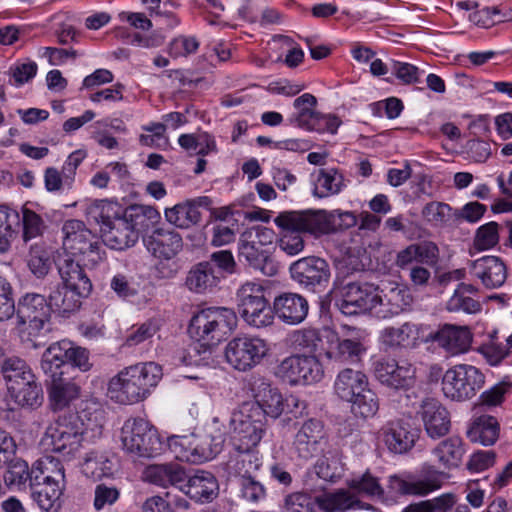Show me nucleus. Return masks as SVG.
I'll return each mask as SVG.
<instances>
[{"instance_id":"nucleus-43","label":"nucleus","mask_w":512,"mask_h":512,"mask_svg":"<svg viewBox=\"0 0 512 512\" xmlns=\"http://www.w3.org/2000/svg\"><path fill=\"white\" fill-rule=\"evenodd\" d=\"M90 293H82L62 284L49 295V303L52 311L66 315L76 311L81 306V299L86 298Z\"/></svg>"},{"instance_id":"nucleus-2","label":"nucleus","mask_w":512,"mask_h":512,"mask_svg":"<svg viewBox=\"0 0 512 512\" xmlns=\"http://www.w3.org/2000/svg\"><path fill=\"white\" fill-rule=\"evenodd\" d=\"M274 223L283 230L277 244L288 256L304 250L305 241L300 233L320 236L332 229L330 215L324 210L284 211L279 213Z\"/></svg>"},{"instance_id":"nucleus-5","label":"nucleus","mask_w":512,"mask_h":512,"mask_svg":"<svg viewBox=\"0 0 512 512\" xmlns=\"http://www.w3.org/2000/svg\"><path fill=\"white\" fill-rule=\"evenodd\" d=\"M340 328L341 332L326 328L324 358L337 365L354 364L366 352L364 332L346 324Z\"/></svg>"},{"instance_id":"nucleus-19","label":"nucleus","mask_w":512,"mask_h":512,"mask_svg":"<svg viewBox=\"0 0 512 512\" xmlns=\"http://www.w3.org/2000/svg\"><path fill=\"white\" fill-rule=\"evenodd\" d=\"M413 302L410 290L402 285L379 289L376 287L374 315L381 319H389L406 311Z\"/></svg>"},{"instance_id":"nucleus-48","label":"nucleus","mask_w":512,"mask_h":512,"mask_svg":"<svg viewBox=\"0 0 512 512\" xmlns=\"http://www.w3.org/2000/svg\"><path fill=\"white\" fill-rule=\"evenodd\" d=\"M124 217L138 234L140 231L148 230L161 219L160 212L155 207L142 204L130 206Z\"/></svg>"},{"instance_id":"nucleus-22","label":"nucleus","mask_w":512,"mask_h":512,"mask_svg":"<svg viewBox=\"0 0 512 512\" xmlns=\"http://www.w3.org/2000/svg\"><path fill=\"white\" fill-rule=\"evenodd\" d=\"M469 272L487 289H497L504 285L508 271L505 262L498 256L486 255L469 263Z\"/></svg>"},{"instance_id":"nucleus-17","label":"nucleus","mask_w":512,"mask_h":512,"mask_svg":"<svg viewBox=\"0 0 512 512\" xmlns=\"http://www.w3.org/2000/svg\"><path fill=\"white\" fill-rule=\"evenodd\" d=\"M426 342H435L448 356L457 357L469 352L473 333L468 326L447 323L430 331Z\"/></svg>"},{"instance_id":"nucleus-25","label":"nucleus","mask_w":512,"mask_h":512,"mask_svg":"<svg viewBox=\"0 0 512 512\" xmlns=\"http://www.w3.org/2000/svg\"><path fill=\"white\" fill-rule=\"evenodd\" d=\"M239 258L244 259L252 268L259 270L265 276H274L278 266L271 258L267 249L251 237V233H242L239 241Z\"/></svg>"},{"instance_id":"nucleus-1","label":"nucleus","mask_w":512,"mask_h":512,"mask_svg":"<svg viewBox=\"0 0 512 512\" xmlns=\"http://www.w3.org/2000/svg\"><path fill=\"white\" fill-rule=\"evenodd\" d=\"M163 377L161 365L139 362L121 369L108 382L109 398L119 404L132 405L147 399Z\"/></svg>"},{"instance_id":"nucleus-56","label":"nucleus","mask_w":512,"mask_h":512,"mask_svg":"<svg viewBox=\"0 0 512 512\" xmlns=\"http://www.w3.org/2000/svg\"><path fill=\"white\" fill-rule=\"evenodd\" d=\"M350 489L354 490L358 494L377 499H385V489L380 484L379 478L365 472L359 477L353 478L349 482Z\"/></svg>"},{"instance_id":"nucleus-10","label":"nucleus","mask_w":512,"mask_h":512,"mask_svg":"<svg viewBox=\"0 0 512 512\" xmlns=\"http://www.w3.org/2000/svg\"><path fill=\"white\" fill-rule=\"evenodd\" d=\"M266 294L265 284L256 281L244 283L237 291L239 314L251 327L264 328L272 325L274 321V314Z\"/></svg>"},{"instance_id":"nucleus-45","label":"nucleus","mask_w":512,"mask_h":512,"mask_svg":"<svg viewBox=\"0 0 512 512\" xmlns=\"http://www.w3.org/2000/svg\"><path fill=\"white\" fill-rule=\"evenodd\" d=\"M478 293V288L469 283H460L447 301L446 308L450 312L463 311L474 314L481 310V304L471 296Z\"/></svg>"},{"instance_id":"nucleus-35","label":"nucleus","mask_w":512,"mask_h":512,"mask_svg":"<svg viewBox=\"0 0 512 512\" xmlns=\"http://www.w3.org/2000/svg\"><path fill=\"white\" fill-rule=\"evenodd\" d=\"M368 385V378L362 371L345 368L335 378L334 391L340 399L350 402Z\"/></svg>"},{"instance_id":"nucleus-26","label":"nucleus","mask_w":512,"mask_h":512,"mask_svg":"<svg viewBox=\"0 0 512 512\" xmlns=\"http://www.w3.org/2000/svg\"><path fill=\"white\" fill-rule=\"evenodd\" d=\"M380 433L388 449L397 454L411 450L419 438L418 429L402 420L387 423Z\"/></svg>"},{"instance_id":"nucleus-61","label":"nucleus","mask_w":512,"mask_h":512,"mask_svg":"<svg viewBox=\"0 0 512 512\" xmlns=\"http://www.w3.org/2000/svg\"><path fill=\"white\" fill-rule=\"evenodd\" d=\"M22 237L28 242L42 235L45 223L42 217L24 205L21 209Z\"/></svg>"},{"instance_id":"nucleus-59","label":"nucleus","mask_w":512,"mask_h":512,"mask_svg":"<svg viewBox=\"0 0 512 512\" xmlns=\"http://www.w3.org/2000/svg\"><path fill=\"white\" fill-rule=\"evenodd\" d=\"M349 403H351L352 412L363 418L374 416L379 409L378 398L375 392L369 388V385Z\"/></svg>"},{"instance_id":"nucleus-41","label":"nucleus","mask_w":512,"mask_h":512,"mask_svg":"<svg viewBox=\"0 0 512 512\" xmlns=\"http://www.w3.org/2000/svg\"><path fill=\"white\" fill-rule=\"evenodd\" d=\"M361 501L349 490L339 489L317 496V511L346 512L356 509Z\"/></svg>"},{"instance_id":"nucleus-42","label":"nucleus","mask_w":512,"mask_h":512,"mask_svg":"<svg viewBox=\"0 0 512 512\" xmlns=\"http://www.w3.org/2000/svg\"><path fill=\"white\" fill-rule=\"evenodd\" d=\"M499 430L497 419L494 416L484 414L473 419L467 435L472 442L490 446L497 441Z\"/></svg>"},{"instance_id":"nucleus-32","label":"nucleus","mask_w":512,"mask_h":512,"mask_svg":"<svg viewBox=\"0 0 512 512\" xmlns=\"http://www.w3.org/2000/svg\"><path fill=\"white\" fill-rule=\"evenodd\" d=\"M284 398L278 388L261 380L254 389L255 401H250L248 404H257L261 408L265 420L266 417L277 419L283 414Z\"/></svg>"},{"instance_id":"nucleus-21","label":"nucleus","mask_w":512,"mask_h":512,"mask_svg":"<svg viewBox=\"0 0 512 512\" xmlns=\"http://www.w3.org/2000/svg\"><path fill=\"white\" fill-rule=\"evenodd\" d=\"M424 430L431 439H439L449 433L451 428L450 414L446 407L436 398L422 400L417 411Z\"/></svg>"},{"instance_id":"nucleus-64","label":"nucleus","mask_w":512,"mask_h":512,"mask_svg":"<svg viewBox=\"0 0 512 512\" xmlns=\"http://www.w3.org/2000/svg\"><path fill=\"white\" fill-rule=\"evenodd\" d=\"M27 264L34 276L43 278L51 269L50 253L42 247L33 246L31 247Z\"/></svg>"},{"instance_id":"nucleus-9","label":"nucleus","mask_w":512,"mask_h":512,"mask_svg":"<svg viewBox=\"0 0 512 512\" xmlns=\"http://www.w3.org/2000/svg\"><path fill=\"white\" fill-rule=\"evenodd\" d=\"M63 252L72 256H83L87 264L95 266L106 258L103 243L80 220L71 219L62 226Z\"/></svg>"},{"instance_id":"nucleus-47","label":"nucleus","mask_w":512,"mask_h":512,"mask_svg":"<svg viewBox=\"0 0 512 512\" xmlns=\"http://www.w3.org/2000/svg\"><path fill=\"white\" fill-rule=\"evenodd\" d=\"M65 486L43 482L39 488L32 491V499L42 512H59L63 505Z\"/></svg>"},{"instance_id":"nucleus-53","label":"nucleus","mask_w":512,"mask_h":512,"mask_svg":"<svg viewBox=\"0 0 512 512\" xmlns=\"http://www.w3.org/2000/svg\"><path fill=\"white\" fill-rule=\"evenodd\" d=\"M218 282V276L210 263H200L190 270L186 284L191 291L202 293L215 286Z\"/></svg>"},{"instance_id":"nucleus-15","label":"nucleus","mask_w":512,"mask_h":512,"mask_svg":"<svg viewBox=\"0 0 512 512\" xmlns=\"http://www.w3.org/2000/svg\"><path fill=\"white\" fill-rule=\"evenodd\" d=\"M289 271L294 281L313 291L326 288L331 276L329 264L315 256L298 259L290 265Z\"/></svg>"},{"instance_id":"nucleus-13","label":"nucleus","mask_w":512,"mask_h":512,"mask_svg":"<svg viewBox=\"0 0 512 512\" xmlns=\"http://www.w3.org/2000/svg\"><path fill=\"white\" fill-rule=\"evenodd\" d=\"M275 374L291 386H307L324 378V368L316 355L293 354L278 364Z\"/></svg>"},{"instance_id":"nucleus-39","label":"nucleus","mask_w":512,"mask_h":512,"mask_svg":"<svg viewBox=\"0 0 512 512\" xmlns=\"http://www.w3.org/2000/svg\"><path fill=\"white\" fill-rule=\"evenodd\" d=\"M439 467L447 470L457 468L465 454L463 441L458 436H451L439 442L431 451Z\"/></svg>"},{"instance_id":"nucleus-55","label":"nucleus","mask_w":512,"mask_h":512,"mask_svg":"<svg viewBox=\"0 0 512 512\" xmlns=\"http://www.w3.org/2000/svg\"><path fill=\"white\" fill-rule=\"evenodd\" d=\"M43 476V482L58 486H66L65 469L62 463L51 456H44L34 464Z\"/></svg>"},{"instance_id":"nucleus-24","label":"nucleus","mask_w":512,"mask_h":512,"mask_svg":"<svg viewBox=\"0 0 512 512\" xmlns=\"http://www.w3.org/2000/svg\"><path fill=\"white\" fill-rule=\"evenodd\" d=\"M61 283L82 293H91L92 282L78 256L59 253L55 261Z\"/></svg>"},{"instance_id":"nucleus-57","label":"nucleus","mask_w":512,"mask_h":512,"mask_svg":"<svg viewBox=\"0 0 512 512\" xmlns=\"http://www.w3.org/2000/svg\"><path fill=\"white\" fill-rule=\"evenodd\" d=\"M316 105L317 99L310 93H304L296 98L293 102V106L296 109L293 122L296 123L297 126L306 129L317 113L315 109Z\"/></svg>"},{"instance_id":"nucleus-58","label":"nucleus","mask_w":512,"mask_h":512,"mask_svg":"<svg viewBox=\"0 0 512 512\" xmlns=\"http://www.w3.org/2000/svg\"><path fill=\"white\" fill-rule=\"evenodd\" d=\"M167 446L176 459L196 463L194 434L172 436L168 439Z\"/></svg>"},{"instance_id":"nucleus-8","label":"nucleus","mask_w":512,"mask_h":512,"mask_svg":"<svg viewBox=\"0 0 512 512\" xmlns=\"http://www.w3.org/2000/svg\"><path fill=\"white\" fill-rule=\"evenodd\" d=\"M123 449L140 458H155L165 451L166 445L157 429L142 418L128 419L121 429Z\"/></svg>"},{"instance_id":"nucleus-30","label":"nucleus","mask_w":512,"mask_h":512,"mask_svg":"<svg viewBox=\"0 0 512 512\" xmlns=\"http://www.w3.org/2000/svg\"><path fill=\"white\" fill-rule=\"evenodd\" d=\"M142 479L161 488L169 486L179 488L180 484L186 480V472L177 463L150 464L144 468Z\"/></svg>"},{"instance_id":"nucleus-60","label":"nucleus","mask_w":512,"mask_h":512,"mask_svg":"<svg viewBox=\"0 0 512 512\" xmlns=\"http://www.w3.org/2000/svg\"><path fill=\"white\" fill-rule=\"evenodd\" d=\"M30 479L29 466L27 462L21 459L12 461L4 474L5 484L12 489H24Z\"/></svg>"},{"instance_id":"nucleus-27","label":"nucleus","mask_w":512,"mask_h":512,"mask_svg":"<svg viewBox=\"0 0 512 512\" xmlns=\"http://www.w3.org/2000/svg\"><path fill=\"white\" fill-rule=\"evenodd\" d=\"M210 205L211 200L206 196L187 200L171 208H166L164 211L165 219L177 228L189 229L201 221L202 215L199 207L208 208Z\"/></svg>"},{"instance_id":"nucleus-12","label":"nucleus","mask_w":512,"mask_h":512,"mask_svg":"<svg viewBox=\"0 0 512 512\" xmlns=\"http://www.w3.org/2000/svg\"><path fill=\"white\" fill-rule=\"evenodd\" d=\"M270 353L267 340L251 335L237 336L225 346L224 358L228 365L246 372L259 365Z\"/></svg>"},{"instance_id":"nucleus-38","label":"nucleus","mask_w":512,"mask_h":512,"mask_svg":"<svg viewBox=\"0 0 512 512\" xmlns=\"http://www.w3.org/2000/svg\"><path fill=\"white\" fill-rule=\"evenodd\" d=\"M312 184V194L317 198L337 195L346 186L344 175L335 168L320 169L312 174Z\"/></svg>"},{"instance_id":"nucleus-6","label":"nucleus","mask_w":512,"mask_h":512,"mask_svg":"<svg viewBox=\"0 0 512 512\" xmlns=\"http://www.w3.org/2000/svg\"><path fill=\"white\" fill-rule=\"evenodd\" d=\"M448 475L432 464L421 465L417 474L405 472L388 478L387 493L391 496L425 497L443 486Z\"/></svg>"},{"instance_id":"nucleus-20","label":"nucleus","mask_w":512,"mask_h":512,"mask_svg":"<svg viewBox=\"0 0 512 512\" xmlns=\"http://www.w3.org/2000/svg\"><path fill=\"white\" fill-rule=\"evenodd\" d=\"M52 308L44 296L26 294L18 304L17 316L22 324H28L29 334L37 336L49 322Z\"/></svg>"},{"instance_id":"nucleus-18","label":"nucleus","mask_w":512,"mask_h":512,"mask_svg":"<svg viewBox=\"0 0 512 512\" xmlns=\"http://www.w3.org/2000/svg\"><path fill=\"white\" fill-rule=\"evenodd\" d=\"M376 287L369 284L347 283L341 289V299L337 302L339 310L347 316L360 313H374Z\"/></svg>"},{"instance_id":"nucleus-37","label":"nucleus","mask_w":512,"mask_h":512,"mask_svg":"<svg viewBox=\"0 0 512 512\" xmlns=\"http://www.w3.org/2000/svg\"><path fill=\"white\" fill-rule=\"evenodd\" d=\"M102 234L104 243L115 250L133 246L139 237L137 231H134L124 216H121L108 228H102Z\"/></svg>"},{"instance_id":"nucleus-14","label":"nucleus","mask_w":512,"mask_h":512,"mask_svg":"<svg viewBox=\"0 0 512 512\" xmlns=\"http://www.w3.org/2000/svg\"><path fill=\"white\" fill-rule=\"evenodd\" d=\"M428 326L412 321H406L397 326H387L380 332V342L392 350H413L422 343H427Z\"/></svg>"},{"instance_id":"nucleus-23","label":"nucleus","mask_w":512,"mask_h":512,"mask_svg":"<svg viewBox=\"0 0 512 512\" xmlns=\"http://www.w3.org/2000/svg\"><path fill=\"white\" fill-rule=\"evenodd\" d=\"M416 368L408 361L382 360L375 366V376L382 383L395 389L408 388L415 381Z\"/></svg>"},{"instance_id":"nucleus-51","label":"nucleus","mask_w":512,"mask_h":512,"mask_svg":"<svg viewBox=\"0 0 512 512\" xmlns=\"http://www.w3.org/2000/svg\"><path fill=\"white\" fill-rule=\"evenodd\" d=\"M224 444L223 434L217 432L194 434V452L196 455V463H202L213 459L221 452Z\"/></svg>"},{"instance_id":"nucleus-46","label":"nucleus","mask_w":512,"mask_h":512,"mask_svg":"<svg viewBox=\"0 0 512 512\" xmlns=\"http://www.w3.org/2000/svg\"><path fill=\"white\" fill-rule=\"evenodd\" d=\"M326 340V328L320 332L314 328H303L294 331L291 334V342L295 349L307 351L314 355L324 357V346Z\"/></svg>"},{"instance_id":"nucleus-62","label":"nucleus","mask_w":512,"mask_h":512,"mask_svg":"<svg viewBox=\"0 0 512 512\" xmlns=\"http://www.w3.org/2000/svg\"><path fill=\"white\" fill-rule=\"evenodd\" d=\"M452 208L444 202L432 201L427 203L421 212L424 220L432 226H443L451 218Z\"/></svg>"},{"instance_id":"nucleus-40","label":"nucleus","mask_w":512,"mask_h":512,"mask_svg":"<svg viewBox=\"0 0 512 512\" xmlns=\"http://www.w3.org/2000/svg\"><path fill=\"white\" fill-rule=\"evenodd\" d=\"M8 397L20 408L37 409L44 401L41 385L36 377L7 390Z\"/></svg>"},{"instance_id":"nucleus-7","label":"nucleus","mask_w":512,"mask_h":512,"mask_svg":"<svg viewBox=\"0 0 512 512\" xmlns=\"http://www.w3.org/2000/svg\"><path fill=\"white\" fill-rule=\"evenodd\" d=\"M230 427L235 450H252L265 434L266 420L257 404L245 402L232 413Z\"/></svg>"},{"instance_id":"nucleus-16","label":"nucleus","mask_w":512,"mask_h":512,"mask_svg":"<svg viewBox=\"0 0 512 512\" xmlns=\"http://www.w3.org/2000/svg\"><path fill=\"white\" fill-rule=\"evenodd\" d=\"M328 445V435L322 421L310 418L297 430L292 447L298 457L308 460L323 452Z\"/></svg>"},{"instance_id":"nucleus-3","label":"nucleus","mask_w":512,"mask_h":512,"mask_svg":"<svg viewBox=\"0 0 512 512\" xmlns=\"http://www.w3.org/2000/svg\"><path fill=\"white\" fill-rule=\"evenodd\" d=\"M87 427L75 414H64L51 422L40 440L45 452L58 454L64 459H73L83 447Z\"/></svg>"},{"instance_id":"nucleus-44","label":"nucleus","mask_w":512,"mask_h":512,"mask_svg":"<svg viewBox=\"0 0 512 512\" xmlns=\"http://www.w3.org/2000/svg\"><path fill=\"white\" fill-rule=\"evenodd\" d=\"M20 214L6 204H0V254L10 251L18 236Z\"/></svg>"},{"instance_id":"nucleus-63","label":"nucleus","mask_w":512,"mask_h":512,"mask_svg":"<svg viewBox=\"0 0 512 512\" xmlns=\"http://www.w3.org/2000/svg\"><path fill=\"white\" fill-rule=\"evenodd\" d=\"M284 512H317V496L294 492L284 499Z\"/></svg>"},{"instance_id":"nucleus-36","label":"nucleus","mask_w":512,"mask_h":512,"mask_svg":"<svg viewBox=\"0 0 512 512\" xmlns=\"http://www.w3.org/2000/svg\"><path fill=\"white\" fill-rule=\"evenodd\" d=\"M71 349V342L61 340L52 343L43 353L41 359V369L50 379L65 374L68 368L67 353Z\"/></svg>"},{"instance_id":"nucleus-31","label":"nucleus","mask_w":512,"mask_h":512,"mask_svg":"<svg viewBox=\"0 0 512 512\" xmlns=\"http://www.w3.org/2000/svg\"><path fill=\"white\" fill-rule=\"evenodd\" d=\"M179 489L195 501L209 502L217 495L218 482L210 472L197 471L193 476L186 475Z\"/></svg>"},{"instance_id":"nucleus-50","label":"nucleus","mask_w":512,"mask_h":512,"mask_svg":"<svg viewBox=\"0 0 512 512\" xmlns=\"http://www.w3.org/2000/svg\"><path fill=\"white\" fill-rule=\"evenodd\" d=\"M81 471L86 477L99 480L113 474V463L106 453L90 451L81 463Z\"/></svg>"},{"instance_id":"nucleus-11","label":"nucleus","mask_w":512,"mask_h":512,"mask_svg":"<svg viewBox=\"0 0 512 512\" xmlns=\"http://www.w3.org/2000/svg\"><path fill=\"white\" fill-rule=\"evenodd\" d=\"M485 374L476 366L460 363L452 366L443 375L442 391L454 401L473 398L485 385Z\"/></svg>"},{"instance_id":"nucleus-52","label":"nucleus","mask_w":512,"mask_h":512,"mask_svg":"<svg viewBox=\"0 0 512 512\" xmlns=\"http://www.w3.org/2000/svg\"><path fill=\"white\" fill-rule=\"evenodd\" d=\"M1 370L7 390L36 377L29 365L24 360L17 357L4 360Z\"/></svg>"},{"instance_id":"nucleus-49","label":"nucleus","mask_w":512,"mask_h":512,"mask_svg":"<svg viewBox=\"0 0 512 512\" xmlns=\"http://www.w3.org/2000/svg\"><path fill=\"white\" fill-rule=\"evenodd\" d=\"M87 217L102 228H108L121 217L122 208L116 202L98 200L90 204L86 211Z\"/></svg>"},{"instance_id":"nucleus-33","label":"nucleus","mask_w":512,"mask_h":512,"mask_svg":"<svg viewBox=\"0 0 512 512\" xmlns=\"http://www.w3.org/2000/svg\"><path fill=\"white\" fill-rule=\"evenodd\" d=\"M48 396L50 406L54 411L62 410L77 400L81 394V387L74 380L61 376L49 379Z\"/></svg>"},{"instance_id":"nucleus-29","label":"nucleus","mask_w":512,"mask_h":512,"mask_svg":"<svg viewBox=\"0 0 512 512\" xmlns=\"http://www.w3.org/2000/svg\"><path fill=\"white\" fill-rule=\"evenodd\" d=\"M272 311L282 322L297 325L308 314V302L299 294L283 293L274 299Z\"/></svg>"},{"instance_id":"nucleus-34","label":"nucleus","mask_w":512,"mask_h":512,"mask_svg":"<svg viewBox=\"0 0 512 512\" xmlns=\"http://www.w3.org/2000/svg\"><path fill=\"white\" fill-rule=\"evenodd\" d=\"M439 250L435 243L424 241L410 244L400 250L396 256V265L401 268H407L414 263L432 265L438 260Z\"/></svg>"},{"instance_id":"nucleus-4","label":"nucleus","mask_w":512,"mask_h":512,"mask_svg":"<svg viewBox=\"0 0 512 512\" xmlns=\"http://www.w3.org/2000/svg\"><path fill=\"white\" fill-rule=\"evenodd\" d=\"M236 326L237 315L232 309L208 307L193 315L188 331L197 341L214 345L230 335Z\"/></svg>"},{"instance_id":"nucleus-54","label":"nucleus","mask_w":512,"mask_h":512,"mask_svg":"<svg viewBox=\"0 0 512 512\" xmlns=\"http://www.w3.org/2000/svg\"><path fill=\"white\" fill-rule=\"evenodd\" d=\"M237 455L228 462V468L231 472L243 478L251 477L262 465L261 457L252 450H236Z\"/></svg>"},{"instance_id":"nucleus-28","label":"nucleus","mask_w":512,"mask_h":512,"mask_svg":"<svg viewBox=\"0 0 512 512\" xmlns=\"http://www.w3.org/2000/svg\"><path fill=\"white\" fill-rule=\"evenodd\" d=\"M148 252L159 259L169 260L181 251L182 237L171 229L157 228L143 239Z\"/></svg>"}]
</instances>
